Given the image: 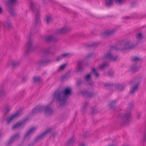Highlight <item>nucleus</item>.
Wrapping results in <instances>:
<instances>
[{
	"instance_id": "obj_27",
	"label": "nucleus",
	"mask_w": 146,
	"mask_h": 146,
	"mask_svg": "<svg viewBox=\"0 0 146 146\" xmlns=\"http://www.w3.org/2000/svg\"><path fill=\"white\" fill-rule=\"evenodd\" d=\"M125 44V41L122 40L119 41L117 43V46H118V49L119 50H124V45Z\"/></svg>"
},
{
	"instance_id": "obj_22",
	"label": "nucleus",
	"mask_w": 146,
	"mask_h": 146,
	"mask_svg": "<svg viewBox=\"0 0 146 146\" xmlns=\"http://www.w3.org/2000/svg\"><path fill=\"white\" fill-rule=\"evenodd\" d=\"M44 107V113L46 114L51 115L53 113V110L52 108L49 106H47L46 107Z\"/></svg>"
},
{
	"instance_id": "obj_33",
	"label": "nucleus",
	"mask_w": 146,
	"mask_h": 146,
	"mask_svg": "<svg viewBox=\"0 0 146 146\" xmlns=\"http://www.w3.org/2000/svg\"><path fill=\"white\" fill-rule=\"evenodd\" d=\"M50 48H47L43 49L42 51V52L45 54H48L50 52Z\"/></svg>"
},
{
	"instance_id": "obj_5",
	"label": "nucleus",
	"mask_w": 146,
	"mask_h": 146,
	"mask_svg": "<svg viewBox=\"0 0 146 146\" xmlns=\"http://www.w3.org/2000/svg\"><path fill=\"white\" fill-rule=\"evenodd\" d=\"M141 79L140 77H137L133 80H131L129 82V84L130 85H132L134 84H135L133 86L132 89L130 91V93L133 94L135 93V92L136 91L139 87V84L141 82Z\"/></svg>"
},
{
	"instance_id": "obj_46",
	"label": "nucleus",
	"mask_w": 146,
	"mask_h": 146,
	"mask_svg": "<svg viewBox=\"0 0 146 146\" xmlns=\"http://www.w3.org/2000/svg\"><path fill=\"white\" fill-rule=\"evenodd\" d=\"M97 113V110L96 109L93 110L91 111V113L92 115H94Z\"/></svg>"
},
{
	"instance_id": "obj_16",
	"label": "nucleus",
	"mask_w": 146,
	"mask_h": 146,
	"mask_svg": "<svg viewBox=\"0 0 146 146\" xmlns=\"http://www.w3.org/2000/svg\"><path fill=\"white\" fill-rule=\"evenodd\" d=\"M124 46V47L123 48L124 50L132 49L135 47L134 45L131 44L130 42L128 41H125Z\"/></svg>"
},
{
	"instance_id": "obj_53",
	"label": "nucleus",
	"mask_w": 146,
	"mask_h": 146,
	"mask_svg": "<svg viewBox=\"0 0 146 146\" xmlns=\"http://www.w3.org/2000/svg\"><path fill=\"white\" fill-rule=\"evenodd\" d=\"M27 80V78L26 76L23 77L22 78V82H25Z\"/></svg>"
},
{
	"instance_id": "obj_60",
	"label": "nucleus",
	"mask_w": 146,
	"mask_h": 146,
	"mask_svg": "<svg viewBox=\"0 0 146 146\" xmlns=\"http://www.w3.org/2000/svg\"><path fill=\"white\" fill-rule=\"evenodd\" d=\"M55 135H56V134L55 133H54L52 134V136L54 137H55Z\"/></svg>"
},
{
	"instance_id": "obj_34",
	"label": "nucleus",
	"mask_w": 146,
	"mask_h": 146,
	"mask_svg": "<svg viewBox=\"0 0 146 146\" xmlns=\"http://www.w3.org/2000/svg\"><path fill=\"white\" fill-rule=\"evenodd\" d=\"M138 67L137 66L131 65L130 69V70L133 72H137L138 70Z\"/></svg>"
},
{
	"instance_id": "obj_29",
	"label": "nucleus",
	"mask_w": 146,
	"mask_h": 146,
	"mask_svg": "<svg viewBox=\"0 0 146 146\" xmlns=\"http://www.w3.org/2000/svg\"><path fill=\"white\" fill-rule=\"evenodd\" d=\"M114 84L110 83H107L104 84V86L106 89L111 90L114 87Z\"/></svg>"
},
{
	"instance_id": "obj_52",
	"label": "nucleus",
	"mask_w": 146,
	"mask_h": 146,
	"mask_svg": "<svg viewBox=\"0 0 146 146\" xmlns=\"http://www.w3.org/2000/svg\"><path fill=\"white\" fill-rule=\"evenodd\" d=\"M131 18V17L129 16H125L123 17V19H129Z\"/></svg>"
},
{
	"instance_id": "obj_13",
	"label": "nucleus",
	"mask_w": 146,
	"mask_h": 146,
	"mask_svg": "<svg viewBox=\"0 0 146 146\" xmlns=\"http://www.w3.org/2000/svg\"><path fill=\"white\" fill-rule=\"evenodd\" d=\"M84 61H80L77 63V66L76 68V71L77 73L81 72L84 70L83 68Z\"/></svg>"
},
{
	"instance_id": "obj_3",
	"label": "nucleus",
	"mask_w": 146,
	"mask_h": 146,
	"mask_svg": "<svg viewBox=\"0 0 146 146\" xmlns=\"http://www.w3.org/2000/svg\"><path fill=\"white\" fill-rule=\"evenodd\" d=\"M30 8L33 13L36 12L35 18V27L36 28L40 21V8L37 4L32 1H30Z\"/></svg>"
},
{
	"instance_id": "obj_39",
	"label": "nucleus",
	"mask_w": 146,
	"mask_h": 146,
	"mask_svg": "<svg viewBox=\"0 0 146 146\" xmlns=\"http://www.w3.org/2000/svg\"><path fill=\"white\" fill-rule=\"evenodd\" d=\"M62 54L64 58H65L66 57H68L70 56H72L73 55V54H71L70 53H64Z\"/></svg>"
},
{
	"instance_id": "obj_40",
	"label": "nucleus",
	"mask_w": 146,
	"mask_h": 146,
	"mask_svg": "<svg viewBox=\"0 0 146 146\" xmlns=\"http://www.w3.org/2000/svg\"><path fill=\"white\" fill-rule=\"evenodd\" d=\"M137 39L141 40L143 38V36L141 33H139L136 35Z\"/></svg>"
},
{
	"instance_id": "obj_57",
	"label": "nucleus",
	"mask_w": 146,
	"mask_h": 146,
	"mask_svg": "<svg viewBox=\"0 0 146 146\" xmlns=\"http://www.w3.org/2000/svg\"><path fill=\"white\" fill-rule=\"evenodd\" d=\"M33 145H34V144L33 143L29 144L28 145V146H33Z\"/></svg>"
},
{
	"instance_id": "obj_32",
	"label": "nucleus",
	"mask_w": 146,
	"mask_h": 146,
	"mask_svg": "<svg viewBox=\"0 0 146 146\" xmlns=\"http://www.w3.org/2000/svg\"><path fill=\"white\" fill-rule=\"evenodd\" d=\"M26 120L24 119L21 122H18L13 126V129H15L18 128L21 125L23 124V123L25 122V121Z\"/></svg>"
},
{
	"instance_id": "obj_26",
	"label": "nucleus",
	"mask_w": 146,
	"mask_h": 146,
	"mask_svg": "<svg viewBox=\"0 0 146 146\" xmlns=\"http://www.w3.org/2000/svg\"><path fill=\"white\" fill-rule=\"evenodd\" d=\"M113 0H105V5L107 7H110L113 5Z\"/></svg>"
},
{
	"instance_id": "obj_12",
	"label": "nucleus",
	"mask_w": 146,
	"mask_h": 146,
	"mask_svg": "<svg viewBox=\"0 0 146 146\" xmlns=\"http://www.w3.org/2000/svg\"><path fill=\"white\" fill-rule=\"evenodd\" d=\"M70 27H64L57 30L56 33L57 34H64L70 31Z\"/></svg>"
},
{
	"instance_id": "obj_7",
	"label": "nucleus",
	"mask_w": 146,
	"mask_h": 146,
	"mask_svg": "<svg viewBox=\"0 0 146 146\" xmlns=\"http://www.w3.org/2000/svg\"><path fill=\"white\" fill-rule=\"evenodd\" d=\"M91 74L95 76L96 78H98L99 76V74L96 71L95 68H93L91 70L90 73L87 74L84 78L86 82H87L91 78Z\"/></svg>"
},
{
	"instance_id": "obj_4",
	"label": "nucleus",
	"mask_w": 146,
	"mask_h": 146,
	"mask_svg": "<svg viewBox=\"0 0 146 146\" xmlns=\"http://www.w3.org/2000/svg\"><path fill=\"white\" fill-rule=\"evenodd\" d=\"M33 44V40L31 38V35L30 34L29 36V40L25 46V49L24 53L25 56H27L30 53L34 50Z\"/></svg>"
},
{
	"instance_id": "obj_36",
	"label": "nucleus",
	"mask_w": 146,
	"mask_h": 146,
	"mask_svg": "<svg viewBox=\"0 0 146 146\" xmlns=\"http://www.w3.org/2000/svg\"><path fill=\"white\" fill-rule=\"evenodd\" d=\"M70 73L71 71H68L64 75L62 76V79L64 80L68 78L69 77Z\"/></svg>"
},
{
	"instance_id": "obj_38",
	"label": "nucleus",
	"mask_w": 146,
	"mask_h": 146,
	"mask_svg": "<svg viewBox=\"0 0 146 146\" xmlns=\"http://www.w3.org/2000/svg\"><path fill=\"white\" fill-rule=\"evenodd\" d=\"M89 103L88 102H85V104L84 106L82 109L81 110V111L82 113H84L85 112V111L86 109L87 106L88 105Z\"/></svg>"
},
{
	"instance_id": "obj_43",
	"label": "nucleus",
	"mask_w": 146,
	"mask_h": 146,
	"mask_svg": "<svg viewBox=\"0 0 146 146\" xmlns=\"http://www.w3.org/2000/svg\"><path fill=\"white\" fill-rule=\"evenodd\" d=\"M5 93V91L4 89H0V98L4 95Z\"/></svg>"
},
{
	"instance_id": "obj_45",
	"label": "nucleus",
	"mask_w": 146,
	"mask_h": 146,
	"mask_svg": "<svg viewBox=\"0 0 146 146\" xmlns=\"http://www.w3.org/2000/svg\"><path fill=\"white\" fill-rule=\"evenodd\" d=\"M63 58V57L62 56V54L61 55L59 56L58 57H57L56 59V60L57 61H59L60 60H61Z\"/></svg>"
},
{
	"instance_id": "obj_59",
	"label": "nucleus",
	"mask_w": 146,
	"mask_h": 146,
	"mask_svg": "<svg viewBox=\"0 0 146 146\" xmlns=\"http://www.w3.org/2000/svg\"><path fill=\"white\" fill-rule=\"evenodd\" d=\"M93 83L91 82H89L88 83V84L90 86H92L93 85Z\"/></svg>"
},
{
	"instance_id": "obj_24",
	"label": "nucleus",
	"mask_w": 146,
	"mask_h": 146,
	"mask_svg": "<svg viewBox=\"0 0 146 146\" xmlns=\"http://www.w3.org/2000/svg\"><path fill=\"white\" fill-rule=\"evenodd\" d=\"M117 101L116 100L112 101L108 104V107L111 110H114L116 108V104Z\"/></svg>"
},
{
	"instance_id": "obj_62",
	"label": "nucleus",
	"mask_w": 146,
	"mask_h": 146,
	"mask_svg": "<svg viewBox=\"0 0 146 146\" xmlns=\"http://www.w3.org/2000/svg\"><path fill=\"white\" fill-rule=\"evenodd\" d=\"M42 1L44 3H45V1L44 0H42Z\"/></svg>"
},
{
	"instance_id": "obj_50",
	"label": "nucleus",
	"mask_w": 146,
	"mask_h": 146,
	"mask_svg": "<svg viewBox=\"0 0 146 146\" xmlns=\"http://www.w3.org/2000/svg\"><path fill=\"white\" fill-rule=\"evenodd\" d=\"M82 81L81 80L78 81H77V84L76 86H80L82 84Z\"/></svg>"
},
{
	"instance_id": "obj_37",
	"label": "nucleus",
	"mask_w": 146,
	"mask_h": 146,
	"mask_svg": "<svg viewBox=\"0 0 146 146\" xmlns=\"http://www.w3.org/2000/svg\"><path fill=\"white\" fill-rule=\"evenodd\" d=\"M41 78L40 76H34L33 78V81L34 82H40L41 80Z\"/></svg>"
},
{
	"instance_id": "obj_28",
	"label": "nucleus",
	"mask_w": 146,
	"mask_h": 146,
	"mask_svg": "<svg viewBox=\"0 0 146 146\" xmlns=\"http://www.w3.org/2000/svg\"><path fill=\"white\" fill-rule=\"evenodd\" d=\"M9 8V11L11 15L13 17H15L16 15V13L14 10L13 7H7Z\"/></svg>"
},
{
	"instance_id": "obj_1",
	"label": "nucleus",
	"mask_w": 146,
	"mask_h": 146,
	"mask_svg": "<svg viewBox=\"0 0 146 146\" xmlns=\"http://www.w3.org/2000/svg\"><path fill=\"white\" fill-rule=\"evenodd\" d=\"M71 89L68 87L61 91L58 89L53 94V99L59 100L60 106H63L66 104L67 98L71 95Z\"/></svg>"
},
{
	"instance_id": "obj_25",
	"label": "nucleus",
	"mask_w": 146,
	"mask_h": 146,
	"mask_svg": "<svg viewBox=\"0 0 146 146\" xmlns=\"http://www.w3.org/2000/svg\"><path fill=\"white\" fill-rule=\"evenodd\" d=\"M51 61V60L48 59H44L40 60L38 63V65L40 66L44 65L45 64H48L50 63Z\"/></svg>"
},
{
	"instance_id": "obj_23",
	"label": "nucleus",
	"mask_w": 146,
	"mask_h": 146,
	"mask_svg": "<svg viewBox=\"0 0 146 146\" xmlns=\"http://www.w3.org/2000/svg\"><path fill=\"white\" fill-rule=\"evenodd\" d=\"M36 128L35 127H33L31 128L25 134V138H26L31 134L35 132Z\"/></svg>"
},
{
	"instance_id": "obj_49",
	"label": "nucleus",
	"mask_w": 146,
	"mask_h": 146,
	"mask_svg": "<svg viewBox=\"0 0 146 146\" xmlns=\"http://www.w3.org/2000/svg\"><path fill=\"white\" fill-rule=\"evenodd\" d=\"M116 2L118 3L119 4H121L123 3V0H115Z\"/></svg>"
},
{
	"instance_id": "obj_2",
	"label": "nucleus",
	"mask_w": 146,
	"mask_h": 146,
	"mask_svg": "<svg viewBox=\"0 0 146 146\" xmlns=\"http://www.w3.org/2000/svg\"><path fill=\"white\" fill-rule=\"evenodd\" d=\"M133 106V102H130L128 104L126 112L120 114V125L121 126H123L128 125L132 121L131 111Z\"/></svg>"
},
{
	"instance_id": "obj_42",
	"label": "nucleus",
	"mask_w": 146,
	"mask_h": 146,
	"mask_svg": "<svg viewBox=\"0 0 146 146\" xmlns=\"http://www.w3.org/2000/svg\"><path fill=\"white\" fill-rule=\"evenodd\" d=\"M98 44L97 43H93L91 44L88 45H87V47H97Z\"/></svg>"
},
{
	"instance_id": "obj_21",
	"label": "nucleus",
	"mask_w": 146,
	"mask_h": 146,
	"mask_svg": "<svg viewBox=\"0 0 146 146\" xmlns=\"http://www.w3.org/2000/svg\"><path fill=\"white\" fill-rule=\"evenodd\" d=\"M126 86L124 84H117L114 85V87L117 90L121 91L124 90Z\"/></svg>"
},
{
	"instance_id": "obj_14",
	"label": "nucleus",
	"mask_w": 146,
	"mask_h": 146,
	"mask_svg": "<svg viewBox=\"0 0 146 146\" xmlns=\"http://www.w3.org/2000/svg\"><path fill=\"white\" fill-rule=\"evenodd\" d=\"M44 108L43 106H36L32 110L31 113L34 114L41 112L44 110Z\"/></svg>"
},
{
	"instance_id": "obj_18",
	"label": "nucleus",
	"mask_w": 146,
	"mask_h": 146,
	"mask_svg": "<svg viewBox=\"0 0 146 146\" xmlns=\"http://www.w3.org/2000/svg\"><path fill=\"white\" fill-rule=\"evenodd\" d=\"M17 0H8L6 3L7 7H13L15 6L17 3Z\"/></svg>"
},
{
	"instance_id": "obj_17",
	"label": "nucleus",
	"mask_w": 146,
	"mask_h": 146,
	"mask_svg": "<svg viewBox=\"0 0 146 146\" xmlns=\"http://www.w3.org/2000/svg\"><path fill=\"white\" fill-rule=\"evenodd\" d=\"M11 108L10 105L7 104L5 106L3 110L4 113L3 115V117H7V114L10 111Z\"/></svg>"
},
{
	"instance_id": "obj_31",
	"label": "nucleus",
	"mask_w": 146,
	"mask_h": 146,
	"mask_svg": "<svg viewBox=\"0 0 146 146\" xmlns=\"http://www.w3.org/2000/svg\"><path fill=\"white\" fill-rule=\"evenodd\" d=\"M45 20L46 23L48 24L50 22L52 21L53 18L51 16L47 15L46 16Z\"/></svg>"
},
{
	"instance_id": "obj_51",
	"label": "nucleus",
	"mask_w": 146,
	"mask_h": 146,
	"mask_svg": "<svg viewBox=\"0 0 146 146\" xmlns=\"http://www.w3.org/2000/svg\"><path fill=\"white\" fill-rule=\"evenodd\" d=\"M94 54V53H91L89 54H88L86 57V58H88L91 57Z\"/></svg>"
},
{
	"instance_id": "obj_8",
	"label": "nucleus",
	"mask_w": 146,
	"mask_h": 146,
	"mask_svg": "<svg viewBox=\"0 0 146 146\" xmlns=\"http://www.w3.org/2000/svg\"><path fill=\"white\" fill-rule=\"evenodd\" d=\"M52 129L50 128L47 129L46 130L40 135L36 137L34 143H36L38 140L43 139L48 134L51 133Z\"/></svg>"
},
{
	"instance_id": "obj_44",
	"label": "nucleus",
	"mask_w": 146,
	"mask_h": 146,
	"mask_svg": "<svg viewBox=\"0 0 146 146\" xmlns=\"http://www.w3.org/2000/svg\"><path fill=\"white\" fill-rule=\"evenodd\" d=\"M141 59L137 57H135L133 59H132L131 60L133 61L137 62L141 61Z\"/></svg>"
},
{
	"instance_id": "obj_55",
	"label": "nucleus",
	"mask_w": 146,
	"mask_h": 146,
	"mask_svg": "<svg viewBox=\"0 0 146 146\" xmlns=\"http://www.w3.org/2000/svg\"><path fill=\"white\" fill-rule=\"evenodd\" d=\"M140 116H141V115L140 114H139L137 115V118L138 119H139L140 118Z\"/></svg>"
},
{
	"instance_id": "obj_54",
	"label": "nucleus",
	"mask_w": 146,
	"mask_h": 146,
	"mask_svg": "<svg viewBox=\"0 0 146 146\" xmlns=\"http://www.w3.org/2000/svg\"><path fill=\"white\" fill-rule=\"evenodd\" d=\"M79 146H86L85 144L84 143L80 144Z\"/></svg>"
},
{
	"instance_id": "obj_9",
	"label": "nucleus",
	"mask_w": 146,
	"mask_h": 146,
	"mask_svg": "<svg viewBox=\"0 0 146 146\" xmlns=\"http://www.w3.org/2000/svg\"><path fill=\"white\" fill-rule=\"evenodd\" d=\"M19 135L20 134L19 133H17L12 136L6 146H10L11 145L15 140H17L19 138Z\"/></svg>"
},
{
	"instance_id": "obj_56",
	"label": "nucleus",
	"mask_w": 146,
	"mask_h": 146,
	"mask_svg": "<svg viewBox=\"0 0 146 146\" xmlns=\"http://www.w3.org/2000/svg\"><path fill=\"white\" fill-rule=\"evenodd\" d=\"M2 8L0 7V13H2Z\"/></svg>"
},
{
	"instance_id": "obj_30",
	"label": "nucleus",
	"mask_w": 146,
	"mask_h": 146,
	"mask_svg": "<svg viewBox=\"0 0 146 146\" xmlns=\"http://www.w3.org/2000/svg\"><path fill=\"white\" fill-rule=\"evenodd\" d=\"M20 62L18 61H12L10 63V65L11 66L12 68H13L15 67L19 66Z\"/></svg>"
},
{
	"instance_id": "obj_20",
	"label": "nucleus",
	"mask_w": 146,
	"mask_h": 146,
	"mask_svg": "<svg viewBox=\"0 0 146 146\" xmlns=\"http://www.w3.org/2000/svg\"><path fill=\"white\" fill-rule=\"evenodd\" d=\"M75 141L74 136H73L69 139L66 143L67 146H72Z\"/></svg>"
},
{
	"instance_id": "obj_6",
	"label": "nucleus",
	"mask_w": 146,
	"mask_h": 146,
	"mask_svg": "<svg viewBox=\"0 0 146 146\" xmlns=\"http://www.w3.org/2000/svg\"><path fill=\"white\" fill-rule=\"evenodd\" d=\"M20 115V112H16L11 115L9 117L6 118V117H4L3 121L6 120L7 124H9L15 118L19 117Z\"/></svg>"
},
{
	"instance_id": "obj_48",
	"label": "nucleus",
	"mask_w": 146,
	"mask_h": 146,
	"mask_svg": "<svg viewBox=\"0 0 146 146\" xmlns=\"http://www.w3.org/2000/svg\"><path fill=\"white\" fill-rule=\"evenodd\" d=\"M114 74V72L112 71H109L108 73V75L109 76H111Z\"/></svg>"
},
{
	"instance_id": "obj_41",
	"label": "nucleus",
	"mask_w": 146,
	"mask_h": 146,
	"mask_svg": "<svg viewBox=\"0 0 146 146\" xmlns=\"http://www.w3.org/2000/svg\"><path fill=\"white\" fill-rule=\"evenodd\" d=\"M6 25L8 28L11 29L12 28L11 23L9 21H7L6 23Z\"/></svg>"
},
{
	"instance_id": "obj_10",
	"label": "nucleus",
	"mask_w": 146,
	"mask_h": 146,
	"mask_svg": "<svg viewBox=\"0 0 146 146\" xmlns=\"http://www.w3.org/2000/svg\"><path fill=\"white\" fill-rule=\"evenodd\" d=\"M104 57L105 59H108L113 61H115L118 58V56H113L110 52L106 53L104 55Z\"/></svg>"
},
{
	"instance_id": "obj_15",
	"label": "nucleus",
	"mask_w": 146,
	"mask_h": 146,
	"mask_svg": "<svg viewBox=\"0 0 146 146\" xmlns=\"http://www.w3.org/2000/svg\"><path fill=\"white\" fill-rule=\"evenodd\" d=\"M79 93L84 96H86L89 98H93L94 95L92 92H88L86 90H82L79 92Z\"/></svg>"
},
{
	"instance_id": "obj_58",
	"label": "nucleus",
	"mask_w": 146,
	"mask_h": 146,
	"mask_svg": "<svg viewBox=\"0 0 146 146\" xmlns=\"http://www.w3.org/2000/svg\"><path fill=\"white\" fill-rule=\"evenodd\" d=\"M87 137V136L86 135H82V137L84 138H86Z\"/></svg>"
},
{
	"instance_id": "obj_19",
	"label": "nucleus",
	"mask_w": 146,
	"mask_h": 146,
	"mask_svg": "<svg viewBox=\"0 0 146 146\" xmlns=\"http://www.w3.org/2000/svg\"><path fill=\"white\" fill-rule=\"evenodd\" d=\"M55 39V37L51 35L45 36L44 37V40L47 42H50Z\"/></svg>"
},
{
	"instance_id": "obj_47",
	"label": "nucleus",
	"mask_w": 146,
	"mask_h": 146,
	"mask_svg": "<svg viewBox=\"0 0 146 146\" xmlns=\"http://www.w3.org/2000/svg\"><path fill=\"white\" fill-rule=\"evenodd\" d=\"M66 64H64L62 65L59 68V70H63L64 68L66 66Z\"/></svg>"
},
{
	"instance_id": "obj_35",
	"label": "nucleus",
	"mask_w": 146,
	"mask_h": 146,
	"mask_svg": "<svg viewBox=\"0 0 146 146\" xmlns=\"http://www.w3.org/2000/svg\"><path fill=\"white\" fill-rule=\"evenodd\" d=\"M108 66V63L107 62H104L101 65L99 66V68L101 70H103Z\"/></svg>"
},
{
	"instance_id": "obj_61",
	"label": "nucleus",
	"mask_w": 146,
	"mask_h": 146,
	"mask_svg": "<svg viewBox=\"0 0 146 146\" xmlns=\"http://www.w3.org/2000/svg\"><path fill=\"white\" fill-rule=\"evenodd\" d=\"M108 146H115L114 144L109 145Z\"/></svg>"
},
{
	"instance_id": "obj_11",
	"label": "nucleus",
	"mask_w": 146,
	"mask_h": 146,
	"mask_svg": "<svg viewBox=\"0 0 146 146\" xmlns=\"http://www.w3.org/2000/svg\"><path fill=\"white\" fill-rule=\"evenodd\" d=\"M115 32V30L106 31L101 34L102 38H105L113 34Z\"/></svg>"
}]
</instances>
